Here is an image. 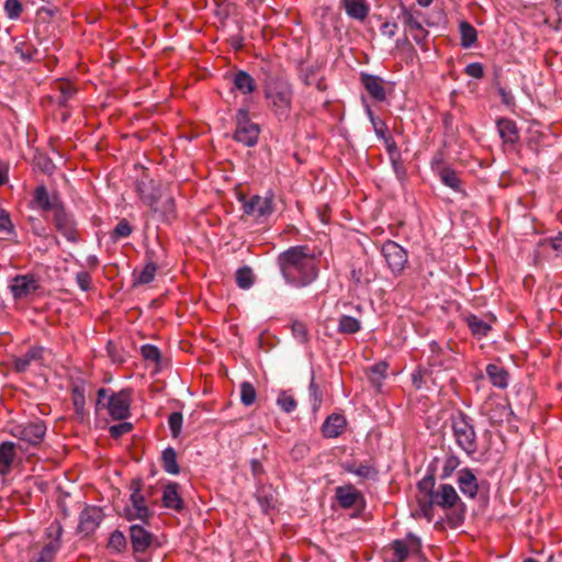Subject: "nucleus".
<instances>
[{"label":"nucleus","mask_w":562,"mask_h":562,"mask_svg":"<svg viewBox=\"0 0 562 562\" xmlns=\"http://www.w3.org/2000/svg\"><path fill=\"white\" fill-rule=\"evenodd\" d=\"M280 272L290 286L307 288L319 276L318 259L307 246H292L282 251L277 259Z\"/></svg>","instance_id":"obj_1"},{"label":"nucleus","mask_w":562,"mask_h":562,"mask_svg":"<svg viewBox=\"0 0 562 562\" xmlns=\"http://www.w3.org/2000/svg\"><path fill=\"white\" fill-rule=\"evenodd\" d=\"M438 506L445 510H452V520L456 525H460L464 520L465 504L458 495L456 488L451 484H439L432 498L419 501L420 515L431 521L434 518V507Z\"/></svg>","instance_id":"obj_2"},{"label":"nucleus","mask_w":562,"mask_h":562,"mask_svg":"<svg viewBox=\"0 0 562 562\" xmlns=\"http://www.w3.org/2000/svg\"><path fill=\"white\" fill-rule=\"evenodd\" d=\"M268 108L279 122H288L291 116L294 90L288 78L262 87Z\"/></svg>","instance_id":"obj_3"},{"label":"nucleus","mask_w":562,"mask_h":562,"mask_svg":"<svg viewBox=\"0 0 562 562\" xmlns=\"http://www.w3.org/2000/svg\"><path fill=\"white\" fill-rule=\"evenodd\" d=\"M449 420L457 447L472 458L479 447L474 419L465 412L456 409L451 413Z\"/></svg>","instance_id":"obj_4"},{"label":"nucleus","mask_w":562,"mask_h":562,"mask_svg":"<svg viewBox=\"0 0 562 562\" xmlns=\"http://www.w3.org/2000/svg\"><path fill=\"white\" fill-rule=\"evenodd\" d=\"M132 389L114 392L110 389L98 390L97 408L108 409L109 415L116 420H125L131 416Z\"/></svg>","instance_id":"obj_5"},{"label":"nucleus","mask_w":562,"mask_h":562,"mask_svg":"<svg viewBox=\"0 0 562 562\" xmlns=\"http://www.w3.org/2000/svg\"><path fill=\"white\" fill-rule=\"evenodd\" d=\"M142 479L136 477L131 481V506L124 508V518L128 521L140 520L147 524L153 514L146 505V495L142 494Z\"/></svg>","instance_id":"obj_6"},{"label":"nucleus","mask_w":562,"mask_h":562,"mask_svg":"<svg viewBox=\"0 0 562 562\" xmlns=\"http://www.w3.org/2000/svg\"><path fill=\"white\" fill-rule=\"evenodd\" d=\"M47 426L44 420L35 419L27 423L14 425L10 434L19 441L23 442L24 451L29 447H38L46 435Z\"/></svg>","instance_id":"obj_7"},{"label":"nucleus","mask_w":562,"mask_h":562,"mask_svg":"<svg viewBox=\"0 0 562 562\" xmlns=\"http://www.w3.org/2000/svg\"><path fill=\"white\" fill-rule=\"evenodd\" d=\"M236 128L233 134L234 140L247 147H254L259 139L260 127L252 122L249 116V110L238 109L235 114Z\"/></svg>","instance_id":"obj_8"},{"label":"nucleus","mask_w":562,"mask_h":562,"mask_svg":"<svg viewBox=\"0 0 562 562\" xmlns=\"http://www.w3.org/2000/svg\"><path fill=\"white\" fill-rule=\"evenodd\" d=\"M422 16L423 13L420 11L413 10L404 5L401 7L398 14V19L403 22L405 29L411 33L416 44L426 50V42L429 32L424 27L420 21Z\"/></svg>","instance_id":"obj_9"},{"label":"nucleus","mask_w":562,"mask_h":562,"mask_svg":"<svg viewBox=\"0 0 562 562\" xmlns=\"http://www.w3.org/2000/svg\"><path fill=\"white\" fill-rule=\"evenodd\" d=\"M128 537L136 562H148L143 554L147 552L154 541V535L144 526L133 524L128 528Z\"/></svg>","instance_id":"obj_10"},{"label":"nucleus","mask_w":562,"mask_h":562,"mask_svg":"<svg viewBox=\"0 0 562 562\" xmlns=\"http://www.w3.org/2000/svg\"><path fill=\"white\" fill-rule=\"evenodd\" d=\"M104 519V513L101 507L86 505L79 515L76 532L82 537H89L95 532Z\"/></svg>","instance_id":"obj_11"},{"label":"nucleus","mask_w":562,"mask_h":562,"mask_svg":"<svg viewBox=\"0 0 562 562\" xmlns=\"http://www.w3.org/2000/svg\"><path fill=\"white\" fill-rule=\"evenodd\" d=\"M31 206L43 213L52 212L54 215L64 206V203L58 193H49L44 184H40L33 192Z\"/></svg>","instance_id":"obj_12"},{"label":"nucleus","mask_w":562,"mask_h":562,"mask_svg":"<svg viewBox=\"0 0 562 562\" xmlns=\"http://www.w3.org/2000/svg\"><path fill=\"white\" fill-rule=\"evenodd\" d=\"M382 255L387 263V267L394 274H400L407 263L406 250L393 240H386L381 248Z\"/></svg>","instance_id":"obj_13"},{"label":"nucleus","mask_w":562,"mask_h":562,"mask_svg":"<svg viewBox=\"0 0 562 562\" xmlns=\"http://www.w3.org/2000/svg\"><path fill=\"white\" fill-rule=\"evenodd\" d=\"M9 289L14 300H25L40 289V280L33 273L18 274L10 281Z\"/></svg>","instance_id":"obj_14"},{"label":"nucleus","mask_w":562,"mask_h":562,"mask_svg":"<svg viewBox=\"0 0 562 562\" xmlns=\"http://www.w3.org/2000/svg\"><path fill=\"white\" fill-rule=\"evenodd\" d=\"M135 191L140 200L147 205L156 204L161 198L162 192L157 184L145 171L135 181Z\"/></svg>","instance_id":"obj_15"},{"label":"nucleus","mask_w":562,"mask_h":562,"mask_svg":"<svg viewBox=\"0 0 562 562\" xmlns=\"http://www.w3.org/2000/svg\"><path fill=\"white\" fill-rule=\"evenodd\" d=\"M55 228L70 243H78L79 235L74 216L63 206L53 215Z\"/></svg>","instance_id":"obj_16"},{"label":"nucleus","mask_w":562,"mask_h":562,"mask_svg":"<svg viewBox=\"0 0 562 562\" xmlns=\"http://www.w3.org/2000/svg\"><path fill=\"white\" fill-rule=\"evenodd\" d=\"M45 348L42 346H32L27 351L20 356L13 357L12 368L16 373H25L32 364L43 366Z\"/></svg>","instance_id":"obj_17"},{"label":"nucleus","mask_w":562,"mask_h":562,"mask_svg":"<svg viewBox=\"0 0 562 562\" xmlns=\"http://www.w3.org/2000/svg\"><path fill=\"white\" fill-rule=\"evenodd\" d=\"M243 210L247 215H252L257 218H265L273 212L272 195H254L248 201L244 202Z\"/></svg>","instance_id":"obj_18"},{"label":"nucleus","mask_w":562,"mask_h":562,"mask_svg":"<svg viewBox=\"0 0 562 562\" xmlns=\"http://www.w3.org/2000/svg\"><path fill=\"white\" fill-rule=\"evenodd\" d=\"M18 451L24 452L22 445L13 441H2L0 443V474L7 475L11 472L14 462L18 459Z\"/></svg>","instance_id":"obj_19"},{"label":"nucleus","mask_w":562,"mask_h":562,"mask_svg":"<svg viewBox=\"0 0 562 562\" xmlns=\"http://www.w3.org/2000/svg\"><path fill=\"white\" fill-rule=\"evenodd\" d=\"M457 484L464 496L471 499H474L477 496L480 484L472 469H461L458 472Z\"/></svg>","instance_id":"obj_20"},{"label":"nucleus","mask_w":562,"mask_h":562,"mask_svg":"<svg viewBox=\"0 0 562 562\" xmlns=\"http://www.w3.org/2000/svg\"><path fill=\"white\" fill-rule=\"evenodd\" d=\"M258 69L261 75L262 87L269 86L285 79L281 71V65L269 58H261L258 63Z\"/></svg>","instance_id":"obj_21"},{"label":"nucleus","mask_w":562,"mask_h":562,"mask_svg":"<svg viewBox=\"0 0 562 562\" xmlns=\"http://www.w3.org/2000/svg\"><path fill=\"white\" fill-rule=\"evenodd\" d=\"M360 81L372 99L379 102H382L386 99L384 80L381 77L361 72Z\"/></svg>","instance_id":"obj_22"},{"label":"nucleus","mask_w":562,"mask_h":562,"mask_svg":"<svg viewBox=\"0 0 562 562\" xmlns=\"http://www.w3.org/2000/svg\"><path fill=\"white\" fill-rule=\"evenodd\" d=\"M335 496L340 507L349 509L358 503H363V495L352 484L338 486Z\"/></svg>","instance_id":"obj_23"},{"label":"nucleus","mask_w":562,"mask_h":562,"mask_svg":"<svg viewBox=\"0 0 562 562\" xmlns=\"http://www.w3.org/2000/svg\"><path fill=\"white\" fill-rule=\"evenodd\" d=\"M154 213L159 214L161 222L171 223L177 218V207L172 195H164L154 205H148Z\"/></svg>","instance_id":"obj_24"},{"label":"nucleus","mask_w":562,"mask_h":562,"mask_svg":"<svg viewBox=\"0 0 562 562\" xmlns=\"http://www.w3.org/2000/svg\"><path fill=\"white\" fill-rule=\"evenodd\" d=\"M499 137L504 144L515 145L519 140V131L515 121L507 117H499L496 121Z\"/></svg>","instance_id":"obj_25"},{"label":"nucleus","mask_w":562,"mask_h":562,"mask_svg":"<svg viewBox=\"0 0 562 562\" xmlns=\"http://www.w3.org/2000/svg\"><path fill=\"white\" fill-rule=\"evenodd\" d=\"M340 7L346 14L357 21H364L370 12L367 0H340Z\"/></svg>","instance_id":"obj_26"},{"label":"nucleus","mask_w":562,"mask_h":562,"mask_svg":"<svg viewBox=\"0 0 562 562\" xmlns=\"http://www.w3.org/2000/svg\"><path fill=\"white\" fill-rule=\"evenodd\" d=\"M179 484L176 482L168 483L162 492V505L166 508L181 512L184 507L183 499L179 492Z\"/></svg>","instance_id":"obj_27"},{"label":"nucleus","mask_w":562,"mask_h":562,"mask_svg":"<svg viewBox=\"0 0 562 562\" xmlns=\"http://www.w3.org/2000/svg\"><path fill=\"white\" fill-rule=\"evenodd\" d=\"M233 89L237 90L241 94H251L257 89L256 80L252 76L245 70H237L232 76Z\"/></svg>","instance_id":"obj_28"},{"label":"nucleus","mask_w":562,"mask_h":562,"mask_svg":"<svg viewBox=\"0 0 562 562\" xmlns=\"http://www.w3.org/2000/svg\"><path fill=\"white\" fill-rule=\"evenodd\" d=\"M346 418L339 414L329 415L322 426V431L326 438H337L346 427Z\"/></svg>","instance_id":"obj_29"},{"label":"nucleus","mask_w":562,"mask_h":562,"mask_svg":"<svg viewBox=\"0 0 562 562\" xmlns=\"http://www.w3.org/2000/svg\"><path fill=\"white\" fill-rule=\"evenodd\" d=\"M485 372L493 386L502 390L508 386L509 373L504 367L495 363H488Z\"/></svg>","instance_id":"obj_30"},{"label":"nucleus","mask_w":562,"mask_h":562,"mask_svg":"<svg viewBox=\"0 0 562 562\" xmlns=\"http://www.w3.org/2000/svg\"><path fill=\"white\" fill-rule=\"evenodd\" d=\"M71 400L75 412L80 419H83L86 413V389L83 383H76L71 386Z\"/></svg>","instance_id":"obj_31"},{"label":"nucleus","mask_w":562,"mask_h":562,"mask_svg":"<svg viewBox=\"0 0 562 562\" xmlns=\"http://www.w3.org/2000/svg\"><path fill=\"white\" fill-rule=\"evenodd\" d=\"M341 468L345 472L355 474L361 479H370L376 475V469L371 464H360L357 465L355 460L346 461L341 463Z\"/></svg>","instance_id":"obj_32"},{"label":"nucleus","mask_w":562,"mask_h":562,"mask_svg":"<svg viewBox=\"0 0 562 562\" xmlns=\"http://www.w3.org/2000/svg\"><path fill=\"white\" fill-rule=\"evenodd\" d=\"M465 321L471 334L479 338L486 337L492 330V326L476 315L471 314Z\"/></svg>","instance_id":"obj_33"},{"label":"nucleus","mask_w":562,"mask_h":562,"mask_svg":"<svg viewBox=\"0 0 562 562\" xmlns=\"http://www.w3.org/2000/svg\"><path fill=\"white\" fill-rule=\"evenodd\" d=\"M161 465L169 474H179L180 468L177 462V452L172 447L164 449L161 453Z\"/></svg>","instance_id":"obj_34"},{"label":"nucleus","mask_w":562,"mask_h":562,"mask_svg":"<svg viewBox=\"0 0 562 562\" xmlns=\"http://www.w3.org/2000/svg\"><path fill=\"white\" fill-rule=\"evenodd\" d=\"M106 548L112 552L116 554L124 553L127 549V539L125 535L116 529L113 532H111Z\"/></svg>","instance_id":"obj_35"},{"label":"nucleus","mask_w":562,"mask_h":562,"mask_svg":"<svg viewBox=\"0 0 562 562\" xmlns=\"http://www.w3.org/2000/svg\"><path fill=\"white\" fill-rule=\"evenodd\" d=\"M460 36H461V46L463 48H470L477 41V32L475 27L467 22L462 21L459 25Z\"/></svg>","instance_id":"obj_36"},{"label":"nucleus","mask_w":562,"mask_h":562,"mask_svg":"<svg viewBox=\"0 0 562 562\" xmlns=\"http://www.w3.org/2000/svg\"><path fill=\"white\" fill-rule=\"evenodd\" d=\"M441 182L453 191L461 190V181L457 172L450 167H442L438 170Z\"/></svg>","instance_id":"obj_37"},{"label":"nucleus","mask_w":562,"mask_h":562,"mask_svg":"<svg viewBox=\"0 0 562 562\" xmlns=\"http://www.w3.org/2000/svg\"><path fill=\"white\" fill-rule=\"evenodd\" d=\"M361 329V323L358 318L342 315L338 321V333L345 335H352L358 333Z\"/></svg>","instance_id":"obj_38"},{"label":"nucleus","mask_w":562,"mask_h":562,"mask_svg":"<svg viewBox=\"0 0 562 562\" xmlns=\"http://www.w3.org/2000/svg\"><path fill=\"white\" fill-rule=\"evenodd\" d=\"M63 533L64 528L61 524L57 520H54L45 530V536L49 540L46 544L56 546L57 550H60Z\"/></svg>","instance_id":"obj_39"},{"label":"nucleus","mask_w":562,"mask_h":562,"mask_svg":"<svg viewBox=\"0 0 562 562\" xmlns=\"http://www.w3.org/2000/svg\"><path fill=\"white\" fill-rule=\"evenodd\" d=\"M56 90L58 95L56 97V102L59 106H67L68 101L72 98L76 92V89L69 81H59L56 85Z\"/></svg>","instance_id":"obj_40"},{"label":"nucleus","mask_w":562,"mask_h":562,"mask_svg":"<svg viewBox=\"0 0 562 562\" xmlns=\"http://www.w3.org/2000/svg\"><path fill=\"white\" fill-rule=\"evenodd\" d=\"M235 280L240 289L248 290L255 283V276L252 269L248 266H244L236 271Z\"/></svg>","instance_id":"obj_41"},{"label":"nucleus","mask_w":562,"mask_h":562,"mask_svg":"<svg viewBox=\"0 0 562 562\" xmlns=\"http://www.w3.org/2000/svg\"><path fill=\"white\" fill-rule=\"evenodd\" d=\"M435 484H436V481H435V475L432 473L427 474L425 477H423L417 483V488L423 494L422 496L418 497L417 501L419 502L420 499L432 498V495L436 492Z\"/></svg>","instance_id":"obj_42"},{"label":"nucleus","mask_w":562,"mask_h":562,"mask_svg":"<svg viewBox=\"0 0 562 562\" xmlns=\"http://www.w3.org/2000/svg\"><path fill=\"white\" fill-rule=\"evenodd\" d=\"M56 546L44 544L37 552L33 554L29 562H54L57 553Z\"/></svg>","instance_id":"obj_43"},{"label":"nucleus","mask_w":562,"mask_h":562,"mask_svg":"<svg viewBox=\"0 0 562 562\" xmlns=\"http://www.w3.org/2000/svg\"><path fill=\"white\" fill-rule=\"evenodd\" d=\"M157 269L155 262H148L138 274L134 273V285L150 283L155 279Z\"/></svg>","instance_id":"obj_44"},{"label":"nucleus","mask_w":562,"mask_h":562,"mask_svg":"<svg viewBox=\"0 0 562 562\" xmlns=\"http://www.w3.org/2000/svg\"><path fill=\"white\" fill-rule=\"evenodd\" d=\"M460 464L461 460L457 454L450 453L449 456H447L443 461L440 479H449Z\"/></svg>","instance_id":"obj_45"},{"label":"nucleus","mask_w":562,"mask_h":562,"mask_svg":"<svg viewBox=\"0 0 562 562\" xmlns=\"http://www.w3.org/2000/svg\"><path fill=\"white\" fill-rule=\"evenodd\" d=\"M257 398V392L250 382H243L240 384V401L245 406H251Z\"/></svg>","instance_id":"obj_46"},{"label":"nucleus","mask_w":562,"mask_h":562,"mask_svg":"<svg viewBox=\"0 0 562 562\" xmlns=\"http://www.w3.org/2000/svg\"><path fill=\"white\" fill-rule=\"evenodd\" d=\"M0 234L4 236V239H9L15 234L10 214L4 209H0Z\"/></svg>","instance_id":"obj_47"},{"label":"nucleus","mask_w":562,"mask_h":562,"mask_svg":"<svg viewBox=\"0 0 562 562\" xmlns=\"http://www.w3.org/2000/svg\"><path fill=\"white\" fill-rule=\"evenodd\" d=\"M308 395L312 403L313 409H317L323 402V393L315 382L314 373L312 374L311 382L308 385Z\"/></svg>","instance_id":"obj_48"},{"label":"nucleus","mask_w":562,"mask_h":562,"mask_svg":"<svg viewBox=\"0 0 562 562\" xmlns=\"http://www.w3.org/2000/svg\"><path fill=\"white\" fill-rule=\"evenodd\" d=\"M541 246L546 250L554 251L557 257L562 258V233H559L558 235H555L553 237L543 239L541 241Z\"/></svg>","instance_id":"obj_49"},{"label":"nucleus","mask_w":562,"mask_h":562,"mask_svg":"<svg viewBox=\"0 0 562 562\" xmlns=\"http://www.w3.org/2000/svg\"><path fill=\"white\" fill-rule=\"evenodd\" d=\"M292 334L294 338L301 342L306 344L310 339L307 326L301 321H293L291 325Z\"/></svg>","instance_id":"obj_50"},{"label":"nucleus","mask_w":562,"mask_h":562,"mask_svg":"<svg viewBox=\"0 0 562 562\" xmlns=\"http://www.w3.org/2000/svg\"><path fill=\"white\" fill-rule=\"evenodd\" d=\"M368 115L372 123L373 131H374L376 137L381 139L382 137L386 136L389 134V128H387L386 123L383 120L374 116L373 112L369 108H368Z\"/></svg>","instance_id":"obj_51"},{"label":"nucleus","mask_w":562,"mask_h":562,"mask_svg":"<svg viewBox=\"0 0 562 562\" xmlns=\"http://www.w3.org/2000/svg\"><path fill=\"white\" fill-rule=\"evenodd\" d=\"M277 404L285 413H292L296 408L295 398L288 392H281L278 396Z\"/></svg>","instance_id":"obj_52"},{"label":"nucleus","mask_w":562,"mask_h":562,"mask_svg":"<svg viewBox=\"0 0 562 562\" xmlns=\"http://www.w3.org/2000/svg\"><path fill=\"white\" fill-rule=\"evenodd\" d=\"M183 417L180 412H173L168 417V425L173 438L179 437L182 429Z\"/></svg>","instance_id":"obj_53"},{"label":"nucleus","mask_w":562,"mask_h":562,"mask_svg":"<svg viewBox=\"0 0 562 562\" xmlns=\"http://www.w3.org/2000/svg\"><path fill=\"white\" fill-rule=\"evenodd\" d=\"M392 548L395 555V562H404L408 557V548L404 540H394Z\"/></svg>","instance_id":"obj_54"},{"label":"nucleus","mask_w":562,"mask_h":562,"mask_svg":"<svg viewBox=\"0 0 562 562\" xmlns=\"http://www.w3.org/2000/svg\"><path fill=\"white\" fill-rule=\"evenodd\" d=\"M390 161L396 178L400 181H404L406 179L407 170L404 161L402 160L401 154H398L397 157H390Z\"/></svg>","instance_id":"obj_55"},{"label":"nucleus","mask_w":562,"mask_h":562,"mask_svg":"<svg viewBox=\"0 0 562 562\" xmlns=\"http://www.w3.org/2000/svg\"><path fill=\"white\" fill-rule=\"evenodd\" d=\"M140 353L145 360H149L153 362H159L161 358L160 350L150 344H146L142 346Z\"/></svg>","instance_id":"obj_56"},{"label":"nucleus","mask_w":562,"mask_h":562,"mask_svg":"<svg viewBox=\"0 0 562 562\" xmlns=\"http://www.w3.org/2000/svg\"><path fill=\"white\" fill-rule=\"evenodd\" d=\"M132 226L125 218H123L116 224L115 228L113 229L112 237L114 239L126 238L132 234Z\"/></svg>","instance_id":"obj_57"},{"label":"nucleus","mask_w":562,"mask_h":562,"mask_svg":"<svg viewBox=\"0 0 562 562\" xmlns=\"http://www.w3.org/2000/svg\"><path fill=\"white\" fill-rule=\"evenodd\" d=\"M133 429V424L132 423H128V422H122L120 424H116V425H112L110 428H109V432H110V436L114 439H119L120 437H122L123 435L125 434H128L131 432Z\"/></svg>","instance_id":"obj_58"},{"label":"nucleus","mask_w":562,"mask_h":562,"mask_svg":"<svg viewBox=\"0 0 562 562\" xmlns=\"http://www.w3.org/2000/svg\"><path fill=\"white\" fill-rule=\"evenodd\" d=\"M4 11L9 19H18L22 12V4L19 0H5Z\"/></svg>","instance_id":"obj_59"},{"label":"nucleus","mask_w":562,"mask_h":562,"mask_svg":"<svg viewBox=\"0 0 562 562\" xmlns=\"http://www.w3.org/2000/svg\"><path fill=\"white\" fill-rule=\"evenodd\" d=\"M14 52L23 61H31L36 49L25 43H19L15 45Z\"/></svg>","instance_id":"obj_60"},{"label":"nucleus","mask_w":562,"mask_h":562,"mask_svg":"<svg viewBox=\"0 0 562 562\" xmlns=\"http://www.w3.org/2000/svg\"><path fill=\"white\" fill-rule=\"evenodd\" d=\"M318 71V67L310 65L301 69L300 78L305 86H312L315 82V77Z\"/></svg>","instance_id":"obj_61"},{"label":"nucleus","mask_w":562,"mask_h":562,"mask_svg":"<svg viewBox=\"0 0 562 562\" xmlns=\"http://www.w3.org/2000/svg\"><path fill=\"white\" fill-rule=\"evenodd\" d=\"M76 282L80 290L85 292L89 291L91 289L92 282L90 273H88L87 271H79L76 274Z\"/></svg>","instance_id":"obj_62"},{"label":"nucleus","mask_w":562,"mask_h":562,"mask_svg":"<svg viewBox=\"0 0 562 562\" xmlns=\"http://www.w3.org/2000/svg\"><path fill=\"white\" fill-rule=\"evenodd\" d=\"M464 72L469 77L481 79L484 76V68L481 63H471L467 65Z\"/></svg>","instance_id":"obj_63"},{"label":"nucleus","mask_w":562,"mask_h":562,"mask_svg":"<svg viewBox=\"0 0 562 562\" xmlns=\"http://www.w3.org/2000/svg\"><path fill=\"white\" fill-rule=\"evenodd\" d=\"M384 143L385 150L389 155V157H397L400 153L398 147L396 145V142L394 140L393 136L391 134H387L386 136L381 138Z\"/></svg>","instance_id":"obj_64"}]
</instances>
